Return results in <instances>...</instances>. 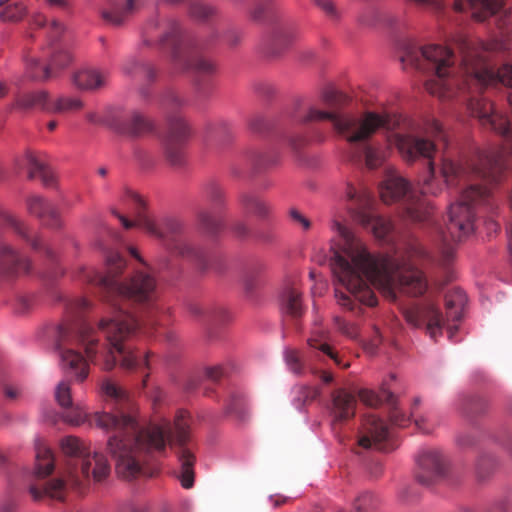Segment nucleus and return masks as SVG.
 <instances>
[{
	"mask_svg": "<svg viewBox=\"0 0 512 512\" xmlns=\"http://www.w3.org/2000/svg\"><path fill=\"white\" fill-rule=\"evenodd\" d=\"M332 229L341 240L338 250L332 248L333 274L359 302L377 304L369 284L389 301H395L399 293L418 296L425 292L426 281L416 268L417 261L426 256L420 244L409 245L403 255H374L348 226L333 221Z\"/></svg>",
	"mask_w": 512,
	"mask_h": 512,
	"instance_id": "obj_1",
	"label": "nucleus"
},
{
	"mask_svg": "<svg viewBox=\"0 0 512 512\" xmlns=\"http://www.w3.org/2000/svg\"><path fill=\"white\" fill-rule=\"evenodd\" d=\"M188 413L179 412L173 427L166 419L150 423L138 433L137 420L133 415L115 416L108 412H96L93 420L96 426L106 432L115 434L107 441V450L115 460L117 475L125 480H131L142 474L146 463V455L152 451H163L166 443L172 445V434L176 442L183 444L188 439Z\"/></svg>",
	"mask_w": 512,
	"mask_h": 512,
	"instance_id": "obj_2",
	"label": "nucleus"
},
{
	"mask_svg": "<svg viewBox=\"0 0 512 512\" xmlns=\"http://www.w3.org/2000/svg\"><path fill=\"white\" fill-rule=\"evenodd\" d=\"M468 109L482 126L492 129L505 138V147L490 151L480 158L473 173L488 183H498L506 169V156L512 153V126L505 116L494 111L493 104L485 99L471 100Z\"/></svg>",
	"mask_w": 512,
	"mask_h": 512,
	"instance_id": "obj_3",
	"label": "nucleus"
},
{
	"mask_svg": "<svg viewBox=\"0 0 512 512\" xmlns=\"http://www.w3.org/2000/svg\"><path fill=\"white\" fill-rule=\"evenodd\" d=\"M138 322L128 312L119 310L113 317L104 318L99 322V329L105 333L109 343L108 355L103 363V369L112 370L117 362L124 370H133L137 367L133 352L124 344L137 330Z\"/></svg>",
	"mask_w": 512,
	"mask_h": 512,
	"instance_id": "obj_4",
	"label": "nucleus"
},
{
	"mask_svg": "<svg viewBox=\"0 0 512 512\" xmlns=\"http://www.w3.org/2000/svg\"><path fill=\"white\" fill-rule=\"evenodd\" d=\"M107 273L103 277L87 276V281L99 283L111 291H115L118 295L132 299L136 302H147L152 300L157 283L153 276L137 272L128 282H118L116 277L122 273L126 264L117 252H109L106 255Z\"/></svg>",
	"mask_w": 512,
	"mask_h": 512,
	"instance_id": "obj_5",
	"label": "nucleus"
},
{
	"mask_svg": "<svg viewBox=\"0 0 512 512\" xmlns=\"http://www.w3.org/2000/svg\"><path fill=\"white\" fill-rule=\"evenodd\" d=\"M490 194L487 187L471 185L449 207L448 229L455 241H460L474 231V205L486 199Z\"/></svg>",
	"mask_w": 512,
	"mask_h": 512,
	"instance_id": "obj_6",
	"label": "nucleus"
},
{
	"mask_svg": "<svg viewBox=\"0 0 512 512\" xmlns=\"http://www.w3.org/2000/svg\"><path fill=\"white\" fill-rule=\"evenodd\" d=\"M423 58L430 63L436 78L425 83L426 90L440 99L451 98L454 93L451 84L443 78L449 75V69L454 63V56L451 50L440 45H428L421 49Z\"/></svg>",
	"mask_w": 512,
	"mask_h": 512,
	"instance_id": "obj_7",
	"label": "nucleus"
},
{
	"mask_svg": "<svg viewBox=\"0 0 512 512\" xmlns=\"http://www.w3.org/2000/svg\"><path fill=\"white\" fill-rule=\"evenodd\" d=\"M456 43L461 54V64H470L480 58H491L494 53L509 51L512 47V31L502 30L498 36L487 41L459 36Z\"/></svg>",
	"mask_w": 512,
	"mask_h": 512,
	"instance_id": "obj_8",
	"label": "nucleus"
},
{
	"mask_svg": "<svg viewBox=\"0 0 512 512\" xmlns=\"http://www.w3.org/2000/svg\"><path fill=\"white\" fill-rule=\"evenodd\" d=\"M387 123L386 115L367 112L358 118L342 115L340 119L335 120V129L348 142L355 143L368 140L379 129L385 127Z\"/></svg>",
	"mask_w": 512,
	"mask_h": 512,
	"instance_id": "obj_9",
	"label": "nucleus"
},
{
	"mask_svg": "<svg viewBox=\"0 0 512 512\" xmlns=\"http://www.w3.org/2000/svg\"><path fill=\"white\" fill-rule=\"evenodd\" d=\"M467 78L477 87L483 88L497 83L512 88V65L504 63L494 70L492 58H480L470 64H461Z\"/></svg>",
	"mask_w": 512,
	"mask_h": 512,
	"instance_id": "obj_10",
	"label": "nucleus"
},
{
	"mask_svg": "<svg viewBox=\"0 0 512 512\" xmlns=\"http://www.w3.org/2000/svg\"><path fill=\"white\" fill-rule=\"evenodd\" d=\"M408 324L414 328L425 325L426 332L431 339L437 340L442 336V319L440 312L433 305L413 307L404 312Z\"/></svg>",
	"mask_w": 512,
	"mask_h": 512,
	"instance_id": "obj_11",
	"label": "nucleus"
},
{
	"mask_svg": "<svg viewBox=\"0 0 512 512\" xmlns=\"http://www.w3.org/2000/svg\"><path fill=\"white\" fill-rule=\"evenodd\" d=\"M115 215L126 229L139 227L155 238H165L168 234L176 233L181 229V224L172 219L156 221L146 214H139L134 221H129L123 215L117 213H115Z\"/></svg>",
	"mask_w": 512,
	"mask_h": 512,
	"instance_id": "obj_12",
	"label": "nucleus"
},
{
	"mask_svg": "<svg viewBox=\"0 0 512 512\" xmlns=\"http://www.w3.org/2000/svg\"><path fill=\"white\" fill-rule=\"evenodd\" d=\"M394 141L406 161H415L418 157L430 159L435 151V145L431 140L410 134H396Z\"/></svg>",
	"mask_w": 512,
	"mask_h": 512,
	"instance_id": "obj_13",
	"label": "nucleus"
},
{
	"mask_svg": "<svg viewBox=\"0 0 512 512\" xmlns=\"http://www.w3.org/2000/svg\"><path fill=\"white\" fill-rule=\"evenodd\" d=\"M191 135L189 125L182 118L175 120L165 140V152L171 164L177 165L182 162L183 155L177 147L183 145Z\"/></svg>",
	"mask_w": 512,
	"mask_h": 512,
	"instance_id": "obj_14",
	"label": "nucleus"
},
{
	"mask_svg": "<svg viewBox=\"0 0 512 512\" xmlns=\"http://www.w3.org/2000/svg\"><path fill=\"white\" fill-rule=\"evenodd\" d=\"M55 400L58 405L63 409L71 408V411L64 415L63 419L66 423L78 426L84 423L87 419V413L81 407H73V400L71 394L70 384L66 381H61L55 388Z\"/></svg>",
	"mask_w": 512,
	"mask_h": 512,
	"instance_id": "obj_15",
	"label": "nucleus"
},
{
	"mask_svg": "<svg viewBox=\"0 0 512 512\" xmlns=\"http://www.w3.org/2000/svg\"><path fill=\"white\" fill-rule=\"evenodd\" d=\"M61 369L78 382L84 381L89 373L85 358L73 349H62L59 352Z\"/></svg>",
	"mask_w": 512,
	"mask_h": 512,
	"instance_id": "obj_16",
	"label": "nucleus"
},
{
	"mask_svg": "<svg viewBox=\"0 0 512 512\" xmlns=\"http://www.w3.org/2000/svg\"><path fill=\"white\" fill-rule=\"evenodd\" d=\"M409 190V182L394 172H387L386 178L379 186L380 198L385 204L400 200Z\"/></svg>",
	"mask_w": 512,
	"mask_h": 512,
	"instance_id": "obj_17",
	"label": "nucleus"
},
{
	"mask_svg": "<svg viewBox=\"0 0 512 512\" xmlns=\"http://www.w3.org/2000/svg\"><path fill=\"white\" fill-rule=\"evenodd\" d=\"M365 435L359 439V445L364 448L383 450L382 442L388 437L387 426L376 416L369 415L364 422Z\"/></svg>",
	"mask_w": 512,
	"mask_h": 512,
	"instance_id": "obj_18",
	"label": "nucleus"
},
{
	"mask_svg": "<svg viewBox=\"0 0 512 512\" xmlns=\"http://www.w3.org/2000/svg\"><path fill=\"white\" fill-rule=\"evenodd\" d=\"M135 0H105L104 6L100 9L102 19L113 26L124 23L134 9Z\"/></svg>",
	"mask_w": 512,
	"mask_h": 512,
	"instance_id": "obj_19",
	"label": "nucleus"
},
{
	"mask_svg": "<svg viewBox=\"0 0 512 512\" xmlns=\"http://www.w3.org/2000/svg\"><path fill=\"white\" fill-rule=\"evenodd\" d=\"M109 75L105 71L95 68H85L73 75L74 85L84 91H92L104 87L108 82Z\"/></svg>",
	"mask_w": 512,
	"mask_h": 512,
	"instance_id": "obj_20",
	"label": "nucleus"
},
{
	"mask_svg": "<svg viewBox=\"0 0 512 512\" xmlns=\"http://www.w3.org/2000/svg\"><path fill=\"white\" fill-rule=\"evenodd\" d=\"M356 407L355 397L345 390H337L332 395L331 414L334 422L347 420L354 416Z\"/></svg>",
	"mask_w": 512,
	"mask_h": 512,
	"instance_id": "obj_21",
	"label": "nucleus"
},
{
	"mask_svg": "<svg viewBox=\"0 0 512 512\" xmlns=\"http://www.w3.org/2000/svg\"><path fill=\"white\" fill-rule=\"evenodd\" d=\"M354 220L364 227L371 226L373 235L378 239L385 238L393 229L391 220L381 216H374L370 213V210L356 211Z\"/></svg>",
	"mask_w": 512,
	"mask_h": 512,
	"instance_id": "obj_22",
	"label": "nucleus"
},
{
	"mask_svg": "<svg viewBox=\"0 0 512 512\" xmlns=\"http://www.w3.org/2000/svg\"><path fill=\"white\" fill-rule=\"evenodd\" d=\"M82 473L87 478L91 475L95 482H101L110 474L109 462L103 454L94 453L93 456L84 458Z\"/></svg>",
	"mask_w": 512,
	"mask_h": 512,
	"instance_id": "obj_23",
	"label": "nucleus"
},
{
	"mask_svg": "<svg viewBox=\"0 0 512 512\" xmlns=\"http://www.w3.org/2000/svg\"><path fill=\"white\" fill-rule=\"evenodd\" d=\"M466 304L467 295L461 288L454 287L447 291L445 295L447 321H460Z\"/></svg>",
	"mask_w": 512,
	"mask_h": 512,
	"instance_id": "obj_24",
	"label": "nucleus"
},
{
	"mask_svg": "<svg viewBox=\"0 0 512 512\" xmlns=\"http://www.w3.org/2000/svg\"><path fill=\"white\" fill-rule=\"evenodd\" d=\"M36 467L35 472L39 477L50 475L54 469L53 456L46 444L40 440H35Z\"/></svg>",
	"mask_w": 512,
	"mask_h": 512,
	"instance_id": "obj_25",
	"label": "nucleus"
},
{
	"mask_svg": "<svg viewBox=\"0 0 512 512\" xmlns=\"http://www.w3.org/2000/svg\"><path fill=\"white\" fill-rule=\"evenodd\" d=\"M152 128L153 124L147 117L135 112L118 127V130L123 134L139 136L149 132Z\"/></svg>",
	"mask_w": 512,
	"mask_h": 512,
	"instance_id": "obj_26",
	"label": "nucleus"
},
{
	"mask_svg": "<svg viewBox=\"0 0 512 512\" xmlns=\"http://www.w3.org/2000/svg\"><path fill=\"white\" fill-rule=\"evenodd\" d=\"M473 10L472 17L482 22L488 17L496 14L504 5V0H467Z\"/></svg>",
	"mask_w": 512,
	"mask_h": 512,
	"instance_id": "obj_27",
	"label": "nucleus"
},
{
	"mask_svg": "<svg viewBox=\"0 0 512 512\" xmlns=\"http://www.w3.org/2000/svg\"><path fill=\"white\" fill-rule=\"evenodd\" d=\"M280 309L284 314L297 316L301 312V298L294 287L285 288L279 297Z\"/></svg>",
	"mask_w": 512,
	"mask_h": 512,
	"instance_id": "obj_28",
	"label": "nucleus"
},
{
	"mask_svg": "<svg viewBox=\"0 0 512 512\" xmlns=\"http://www.w3.org/2000/svg\"><path fill=\"white\" fill-rule=\"evenodd\" d=\"M0 267L2 270H29L28 261L20 259L14 250L9 246L3 245L0 247Z\"/></svg>",
	"mask_w": 512,
	"mask_h": 512,
	"instance_id": "obj_29",
	"label": "nucleus"
},
{
	"mask_svg": "<svg viewBox=\"0 0 512 512\" xmlns=\"http://www.w3.org/2000/svg\"><path fill=\"white\" fill-rule=\"evenodd\" d=\"M241 203L247 214L258 219H266L272 212V207L268 203L250 195L242 196Z\"/></svg>",
	"mask_w": 512,
	"mask_h": 512,
	"instance_id": "obj_30",
	"label": "nucleus"
},
{
	"mask_svg": "<svg viewBox=\"0 0 512 512\" xmlns=\"http://www.w3.org/2000/svg\"><path fill=\"white\" fill-rule=\"evenodd\" d=\"M346 197L349 200H355L356 202V208L352 209L350 211V214L352 218L354 219V214L356 211L362 210H371L374 205V200L369 191L366 189H362L358 191L355 187L352 185H348L346 189Z\"/></svg>",
	"mask_w": 512,
	"mask_h": 512,
	"instance_id": "obj_31",
	"label": "nucleus"
},
{
	"mask_svg": "<svg viewBox=\"0 0 512 512\" xmlns=\"http://www.w3.org/2000/svg\"><path fill=\"white\" fill-rule=\"evenodd\" d=\"M178 458L181 463V475H180L181 485L183 488L189 489L194 484V472H193L194 456L188 449L183 448L180 451Z\"/></svg>",
	"mask_w": 512,
	"mask_h": 512,
	"instance_id": "obj_32",
	"label": "nucleus"
},
{
	"mask_svg": "<svg viewBox=\"0 0 512 512\" xmlns=\"http://www.w3.org/2000/svg\"><path fill=\"white\" fill-rule=\"evenodd\" d=\"M17 105L21 108H41L50 111L51 101L45 91L31 92L22 95L17 100Z\"/></svg>",
	"mask_w": 512,
	"mask_h": 512,
	"instance_id": "obj_33",
	"label": "nucleus"
},
{
	"mask_svg": "<svg viewBox=\"0 0 512 512\" xmlns=\"http://www.w3.org/2000/svg\"><path fill=\"white\" fill-rule=\"evenodd\" d=\"M417 461L419 466L427 471L431 478L442 473V461L438 452L424 451L419 455Z\"/></svg>",
	"mask_w": 512,
	"mask_h": 512,
	"instance_id": "obj_34",
	"label": "nucleus"
},
{
	"mask_svg": "<svg viewBox=\"0 0 512 512\" xmlns=\"http://www.w3.org/2000/svg\"><path fill=\"white\" fill-rule=\"evenodd\" d=\"M29 492L31 493L34 500H39L43 496H48L52 499L61 500L63 499L64 494V482L61 479H55L50 481L43 491H40L34 486L29 488Z\"/></svg>",
	"mask_w": 512,
	"mask_h": 512,
	"instance_id": "obj_35",
	"label": "nucleus"
},
{
	"mask_svg": "<svg viewBox=\"0 0 512 512\" xmlns=\"http://www.w3.org/2000/svg\"><path fill=\"white\" fill-rule=\"evenodd\" d=\"M26 159L29 169V177L31 179L40 177L45 185H51L53 183V174L46 165L39 162L32 154H27Z\"/></svg>",
	"mask_w": 512,
	"mask_h": 512,
	"instance_id": "obj_36",
	"label": "nucleus"
},
{
	"mask_svg": "<svg viewBox=\"0 0 512 512\" xmlns=\"http://www.w3.org/2000/svg\"><path fill=\"white\" fill-rule=\"evenodd\" d=\"M445 185L444 180L440 181L437 178L433 162H429L428 174L420 186L421 193L435 196L443 191Z\"/></svg>",
	"mask_w": 512,
	"mask_h": 512,
	"instance_id": "obj_37",
	"label": "nucleus"
},
{
	"mask_svg": "<svg viewBox=\"0 0 512 512\" xmlns=\"http://www.w3.org/2000/svg\"><path fill=\"white\" fill-rule=\"evenodd\" d=\"M84 107L82 100L78 97L61 96L55 101H51L49 112L70 113L81 110Z\"/></svg>",
	"mask_w": 512,
	"mask_h": 512,
	"instance_id": "obj_38",
	"label": "nucleus"
},
{
	"mask_svg": "<svg viewBox=\"0 0 512 512\" xmlns=\"http://www.w3.org/2000/svg\"><path fill=\"white\" fill-rule=\"evenodd\" d=\"M432 208L423 201L409 202L404 217L412 222H422L431 215Z\"/></svg>",
	"mask_w": 512,
	"mask_h": 512,
	"instance_id": "obj_39",
	"label": "nucleus"
},
{
	"mask_svg": "<svg viewBox=\"0 0 512 512\" xmlns=\"http://www.w3.org/2000/svg\"><path fill=\"white\" fill-rule=\"evenodd\" d=\"M358 396L360 401L369 407H378L383 400L391 402L394 398V395L386 389H382L380 394L369 389H361Z\"/></svg>",
	"mask_w": 512,
	"mask_h": 512,
	"instance_id": "obj_40",
	"label": "nucleus"
},
{
	"mask_svg": "<svg viewBox=\"0 0 512 512\" xmlns=\"http://www.w3.org/2000/svg\"><path fill=\"white\" fill-rule=\"evenodd\" d=\"M325 337L326 332L324 330L315 328L312 331L311 336L308 338L307 343L310 347L319 349L323 353L327 354L331 359H333L336 362V364H340L337 354L332 351V348L328 344L322 342V340H324Z\"/></svg>",
	"mask_w": 512,
	"mask_h": 512,
	"instance_id": "obj_41",
	"label": "nucleus"
},
{
	"mask_svg": "<svg viewBox=\"0 0 512 512\" xmlns=\"http://www.w3.org/2000/svg\"><path fill=\"white\" fill-rule=\"evenodd\" d=\"M26 73L31 79L37 81H44L51 77L50 67L41 65L34 57L26 58Z\"/></svg>",
	"mask_w": 512,
	"mask_h": 512,
	"instance_id": "obj_42",
	"label": "nucleus"
},
{
	"mask_svg": "<svg viewBox=\"0 0 512 512\" xmlns=\"http://www.w3.org/2000/svg\"><path fill=\"white\" fill-rule=\"evenodd\" d=\"M61 449L65 455L68 456H82L87 447L85 443L75 436H66L60 442Z\"/></svg>",
	"mask_w": 512,
	"mask_h": 512,
	"instance_id": "obj_43",
	"label": "nucleus"
},
{
	"mask_svg": "<svg viewBox=\"0 0 512 512\" xmlns=\"http://www.w3.org/2000/svg\"><path fill=\"white\" fill-rule=\"evenodd\" d=\"M464 173L463 168L450 159H443L440 168V175L446 185L451 184L456 178Z\"/></svg>",
	"mask_w": 512,
	"mask_h": 512,
	"instance_id": "obj_44",
	"label": "nucleus"
},
{
	"mask_svg": "<svg viewBox=\"0 0 512 512\" xmlns=\"http://www.w3.org/2000/svg\"><path fill=\"white\" fill-rule=\"evenodd\" d=\"M26 15L27 8L22 3L8 5L0 12V18L4 22H19Z\"/></svg>",
	"mask_w": 512,
	"mask_h": 512,
	"instance_id": "obj_45",
	"label": "nucleus"
},
{
	"mask_svg": "<svg viewBox=\"0 0 512 512\" xmlns=\"http://www.w3.org/2000/svg\"><path fill=\"white\" fill-rule=\"evenodd\" d=\"M27 207L31 214H34L38 217H43L45 215V213H49V214H51V216L54 217V211L39 196H32V197L28 198Z\"/></svg>",
	"mask_w": 512,
	"mask_h": 512,
	"instance_id": "obj_46",
	"label": "nucleus"
},
{
	"mask_svg": "<svg viewBox=\"0 0 512 512\" xmlns=\"http://www.w3.org/2000/svg\"><path fill=\"white\" fill-rule=\"evenodd\" d=\"M101 390L106 396L114 398L117 401H125L129 398L128 392L125 389L117 386L110 380H104L102 382Z\"/></svg>",
	"mask_w": 512,
	"mask_h": 512,
	"instance_id": "obj_47",
	"label": "nucleus"
},
{
	"mask_svg": "<svg viewBox=\"0 0 512 512\" xmlns=\"http://www.w3.org/2000/svg\"><path fill=\"white\" fill-rule=\"evenodd\" d=\"M198 223L200 228L206 233H213L220 227L221 223L215 219L209 211L202 210L198 213Z\"/></svg>",
	"mask_w": 512,
	"mask_h": 512,
	"instance_id": "obj_48",
	"label": "nucleus"
},
{
	"mask_svg": "<svg viewBox=\"0 0 512 512\" xmlns=\"http://www.w3.org/2000/svg\"><path fill=\"white\" fill-rule=\"evenodd\" d=\"M72 54L67 49H57L53 52L50 60V66L56 69H62L72 62Z\"/></svg>",
	"mask_w": 512,
	"mask_h": 512,
	"instance_id": "obj_49",
	"label": "nucleus"
},
{
	"mask_svg": "<svg viewBox=\"0 0 512 512\" xmlns=\"http://www.w3.org/2000/svg\"><path fill=\"white\" fill-rule=\"evenodd\" d=\"M341 116L342 115H338L336 113L320 111V110L310 107L308 109L307 115L304 118L300 119V121L307 122V121L331 120L333 122V124L335 125V120L340 119Z\"/></svg>",
	"mask_w": 512,
	"mask_h": 512,
	"instance_id": "obj_50",
	"label": "nucleus"
},
{
	"mask_svg": "<svg viewBox=\"0 0 512 512\" xmlns=\"http://www.w3.org/2000/svg\"><path fill=\"white\" fill-rule=\"evenodd\" d=\"M377 507V501L370 493L361 494L354 503L357 512H371Z\"/></svg>",
	"mask_w": 512,
	"mask_h": 512,
	"instance_id": "obj_51",
	"label": "nucleus"
},
{
	"mask_svg": "<svg viewBox=\"0 0 512 512\" xmlns=\"http://www.w3.org/2000/svg\"><path fill=\"white\" fill-rule=\"evenodd\" d=\"M284 359L291 372L297 375L302 373L303 365L297 350H286L284 352Z\"/></svg>",
	"mask_w": 512,
	"mask_h": 512,
	"instance_id": "obj_52",
	"label": "nucleus"
},
{
	"mask_svg": "<svg viewBox=\"0 0 512 512\" xmlns=\"http://www.w3.org/2000/svg\"><path fill=\"white\" fill-rule=\"evenodd\" d=\"M333 321L337 329L344 335L350 338H356L358 336V328L355 324L346 322L339 316H334Z\"/></svg>",
	"mask_w": 512,
	"mask_h": 512,
	"instance_id": "obj_53",
	"label": "nucleus"
},
{
	"mask_svg": "<svg viewBox=\"0 0 512 512\" xmlns=\"http://www.w3.org/2000/svg\"><path fill=\"white\" fill-rule=\"evenodd\" d=\"M383 155L374 148L368 147L365 150V163L369 169H375L382 165Z\"/></svg>",
	"mask_w": 512,
	"mask_h": 512,
	"instance_id": "obj_54",
	"label": "nucleus"
},
{
	"mask_svg": "<svg viewBox=\"0 0 512 512\" xmlns=\"http://www.w3.org/2000/svg\"><path fill=\"white\" fill-rule=\"evenodd\" d=\"M392 404V411L390 412V420L393 424L405 427L409 423V417H407L404 413H402L396 406H395V398H393V401L390 402Z\"/></svg>",
	"mask_w": 512,
	"mask_h": 512,
	"instance_id": "obj_55",
	"label": "nucleus"
},
{
	"mask_svg": "<svg viewBox=\"0 0 512 512\" xmlns=\"http://www.w3.org/2000/svg\"><path fill=\"white\" fill-rule=\"evenodd\" d=\"M214 10L202 3H194L190 7V14L198 19H204L210 15H212Z\"/></svg>",
	"mask_w": 512,
	"mask_h": 512,
	"instance_id": "obj_56",
	"label": "nucleus"
},
{
	"mask_svg": "<svg viewBox=\"0 0 512 512\" xmlns=\"http://www.w3.org/2000/svg\"><path fill=\"white\" fill-rule=\"evenodd\" d=\"M315 4L329 17L337 18L338 13L332 0H314Z\"/></svg>",
	"mask_w": 512,
	"mask_h": 512,
	"instance_id": "obj_57",
	"label": "nucleus"
},
{
	"mask_svg": "<svg viewBox=\"0 0 512 512\" xmlns=\"http://www.w3.org/2000/svg\"><path fill=\"white\" fill-rule=\"evenodd\" d=\"M291 219L298 225H300L304 230H308L311 227V223L307 217H305L301 212L296 209H291L290 212Z\"/></svg>",
	"mask_w": 512,
	"mask_h": 512,
	"instance_id": "obj_58",
	"label": "nucleus"
},
{
	"mask_svg": "<svg viewBox=\"0 0 512 512\" xmlns=\"http://www.w3.org/2000/svg\"><path fill=\"white\" fill-rule=\"evenodd\" d=\"M194 69L199 73H211L215 70V65L206 59H198L194 64Z\"/></svg>",
	"mask_w": 512,
	"mask_h": 512,
	"instance_id": "obj_59",
	"label": "nucleus"
},
{
	"mask_svg": "<svg viewBox=\"0 0 512 512\" xmlns=\"http://www.w3.org/2000/svg\"><path fill=\"white\" fill-rule=\"evenodd\" d=\"M512 23V7L504 9L498 17L497 26L499 29L510 25Z\"/></svg>",
	"mask_w": 512,
	"mask_h": 512,
	"instance_id": "obj_60",
	"label": "nucleus"
},
{
	"mask_svg": "<svg viewBox=\"0 0 512 512\" xmlns=\"http://www.w3.org/2000/svg\"><path fill=\"white\" fill-rule=\"evenodd\" d=\"M294 37L291 33H278L274 37V44L281 48L287 47L292 43Z\"/></svg>",
	"mask_w": 512,
	"mask_h": 512,
	"instance_id": "obj_61",
	"label": "nucleus"
},
{
	"mask_svg": "<svg viewBox=\"0 0 512 512\" xmlns=\"http://www.w3.org/2000/svg\"><path fill=\"white\" fill-rule=\"evenodd\" d=\"M335 298L337 300V303L343 307V308H347L349 310H352L353 309V302H352V299L349 295H346L345 293L341 292V291H338L337 289L335 290Z\"/></svg>",
	"mask_w": 512,
	"mask_h": 512,
	"instance_id": "obj_62",
	"label": "nucleus"
},
{
	"mask_svg": "<svg viewBox=\"0 0 512 512\" xmlns=\"http://www.w3.org/2000/svg\"><path fill=\"white\" fill-rule=\"evenodd\" d=\"M143 67L138 63L137 60H135L134 58H130L128 59L124 65H123V71L127 74V75H133L134 73H136L138 70H142Z\"/></svg>",
	"mask_w": 512,
	"mask_h": 512,
	"instance_id": "obj_63",
	"label": "nucleus"
},
{
	"mask_svg": "<svg viewBox=\"0 0 512 512\" xmlns=\"http://www.w3.org/2000/svg\"><path fill=\"white\" fill-rule=\"evenodd\" d=\"M45 2L49 7L60 9L63 11H67L71 7V3L69 0H45Z\"/></svg>",
	"mask_w": 512,
	"mask_h": 512,
	"instance_id": "obj_64",
	"label": "nucleus"
}]
</instances>
